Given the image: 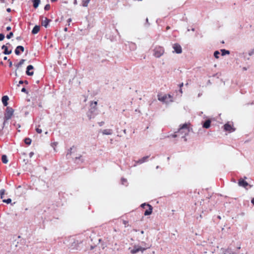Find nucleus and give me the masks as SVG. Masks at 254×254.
<instances>
[{
	"mask_svg": "<svg viewBox=\"0 0 254 254\" xmlns=\"http://www.w3.org/2000/svg\"><path fill=\"white\" fill-rule=\"evenodd\" d=\"M190 132V128L188 124L185 123L183 124L178 129L177 132L183 135L182 137L184 138L185 141H187L186 136Z\"/></svg>",
	"mask_w": 254,
	"mask_h": 254,
	"instance_id": "nucleus-1",
	"label": "nucleus"
},
{
	"mask_svg": "<svg viewBox=\"0 0 254 254\" xmlns=\"http://www.w3.org/2000/svg\"><path fill=\"white\" fill-rule=\"evenodd\" d=\"M97 102L94 101L91 102L90 104V108L89 110V112L88 113V117L90 119L93 118L94 116L97 114Z\"/></svg>",
	"mask_w": 254,
	"mask_h": 254,
	"instance_id": "nucleus-2",
	"label": "nucleus"
},
{
	"mask_svg": "<svg viewBox=\"0 0 254 254\" xmlns=\"http://www.w3.org/2000/svg\"><path fill=\"white\" fill-rule=\"evenodd\" d=\"M13 113L14 110L11 107H7L4 116V122L11 118Z\"/></svg>",
	"mask_w": 254,
	"mask_h": 254,
	"instance_id": "nucleus-3",
	"label": "nucleus"
},
{
	"mask_svg": "<svg viewBox=\"0 0 254 254\" xmlns=\"http://www.w3.org/2000/svg\"><path fill=\"white\" fill-rule=\"evenodd\" d=\"M164 53V48L162 47H156L154 49L153 55L157 58L161 57Z\"/></svg>",
	"mask_w": 254,
	"mask_h": 254,
	"instance_id": "nucleus-4",
	"label": "nucleus"
},
{
	"mask_svg": "<svg viewBox=\"0 0 254 254\" xmlns=\"http://www.w3.org/2000/svg\"><path fill=\"white\" fill-rule=\"evenodd\" d=\"M146 249L141 247V246L138 245H135L133 249L131 250L130 253L132 254H136L139 252H141L143 253L144 251H145Z\"/></svg>",
	"mask_w": 254,
	"mask_h": 254,
	"instance_id": "nucleus-5",
	"label": "nucleus"
},
{
	"mask_svg": "<svg viewBox=\"0 0 254 254\" xmlns=\"http://www.w3.org/2000/svg\"><path fill=\"white\" fill-rule=\"evenodd\" d=\"M173 48L174 50V52L177 54H181L182 52V49L180 44L178 43H175L173 45Z\"/></svg>",
	"mask_w": 254,
	"mask_h": 254,
	"instance_id": "nucleus-6",
	"label": "nucleus"
},
{
	"mask_svg": "<svg viewBox=\"0 0 254 254\" xmlns=\"http://www.w3.org/2000/svg\"><path fill=\"white\" fill-rule=\"evenodd\" d=\"M224 128L226 131L229 132H233L235 130V129L232 127L231 125L229 123H227L224 126Z\"/></svg>",
	"mask_w": 254,
	"mask_h": 254,
	"instance_id": "nucleus-7",
	"label": "nucleus"
},
{
	"mask_svg": "<svg viewBox=\"0 0 254 254\" xmlns=\"http://www.w3.org/2000/svg\"><path fill=\"white\" fill-rule=\"evenodd\" d=\"M93 61L97 63H103L105 60H100V58L99 57V56L96 54H95L94 55H93Z\"/></svg>",
	"mask_w": 254,
	"mask_h": 254,
	"instance_id": "nucleus-8",
	"label": "nucleus"
},
{
	"mask_svg": "<svg viewBox=\"0 0 254 254\" xmlns=\"http://www.w3.org/2000/svg\"><path fill=\"white\" fill-rule=\"evenodd\" d=\"M34 67L32 65H29L27 66L26 73L27 75L32 76L33 75V71H30V70L33 69Z\"/></svg>",
	"mask_w": 254,
	"mask_h": 254,
	"instance_id": "nucleus-9",
	"label": "nucleus"
},
{
	"mask_svg": "<svg viewBox=\"0 0 254 254\" xmlns=\"http://www.w3.org/2000/svg\"><path fill=\"white\" fill-rule=\"evenodd\" d=\"M42 19L44 18L43 16L42 17ZM51 21V19H48L47 17H45V19L43 20L42 21V25L44 26L45 28H47L49 26V22Z\"/></svg>",
	"mask_w": 254,
	"mask_h": 254,
	"instance_id": "nucleus-10",
	"label": "nucleus"
},
{
	"mask_svg": "<svg viewBox=\"0 0 254 254\" xmlns=\"http://www.w3.org/2000/svg\"><path fill=\"white\" fill-rule=\"evenodd\" d=\"M20 51L22 52L24 51V48L22 46H18L15 49L14 52L16 55H19L20 54Z\"/></svg>",
	"mask_w": 254,
	"mask_h": 254,
	"instance_id": "nucleus-11",
	"label": "nucleus"
},
{
	"mask_svg": "<svg viewBox=\"0 0 254 254\" xmlns=\"http://www.w3.org/2000/svg\"><path fill=\"white\" fill-rule=\"evenodd\" d=\"M147 206L148 207V209L145 210L144 213V215L145 216H147L150 215L152 212L153 207L150 204H147Z\"/></svg>",
	"mask_w": 254,
	"mask_h": 254,
	"instance_id": "nucleus-12",
	"label": "nucleus"
},
{
	"mask_svg": "<svg viewBox=\"0 0 254 254\" xmlns=\"http://www.w3.org/2000/svg\"><path fill=\"white\" fill-rule=\"evenodd\" d=\"M211 121L210 119H207L202 123V127L205 128H208L210 127Z\"/></svg>",
	"mask_w": 254,
	"mask_h": 254,
	"instance_id": "nucleus-13",
	"label": "nucleus"
},
{
	"mask_svg": "<svg viewBox=\"0 0 254 254\" xmlns=\"http://www.w3.org/2000/svg\"><path fill=\"white\" fill-rule=\"evenodd\" d=\"M1 49L4 50L3 52V54L4 55H9L11 53L12 51L11 50H8V48L6 45H2L1 47Z\"/></svg>",
	"mask_w": 254,
	"mask_h": 254,
	"instance_id": "nucleus-14",
	"label": "nucleus"
},
{
	"mask_svg": "<svg viewBox=\"0 0 254 254\" xmlns=\"http://www.w3.org/2000/svg\"><path fill=\"white\" fill-rule=\"evenodd\" d=\"M238 184L240 186L246 188L249 185V184L243 179H240L239 181Z\"/></svg>",
	"mask_w": 254,
	"mask_h": 254,
	"instance_id": "nucleus-15",
	"label": "nucleus"
},
{
	"mask_svg": "<svg viewBox=\"0 0 254 254\" xmlns=\"http://www.w3.org/2000/svg\"><path fill=\"white\" fill-rule=\"evenodd\" d=\"M9 100V98L7 95L3 96L2 97L1 101L4 106H7L8 105V100Z\"/></svg>",
	"mask_w": 254,
	"mask_h": 254,
	"instance_id": "nucleus-16",
	"label": "nucleus"
},
{
	"mask_svg": "<svg viewBox=\"0 0 254 254\" xmlns=\"http://www.w3.org/2000/svg\"><path fill=\"white\" fill-rule=\"evenodd\" d=\"M167 98V95H165L164 96H161L160 95H158V99L162 102H165L166 101V99Z\"/></svg>",
	"mask_w": 254,
	"mask_h": 254,
	"instance_id": "nucleus-17",
	"label": "nucleus"
},
{
	"mask_svg": "<svg viewBox=\"0 0 254 254\" xmlns=\"http://www.w3.org/2000/svg\"><path fill=\"white\" fill-rule=\"evenodd\" d=\"M113 133V130L111 129H105L102 131V133L105 135H110Z\"/></svg>",
	"mask_w": 254,
	"mask_h": 254,
	"instance_id": "nucleus-18",
	"label": "nucleus"
},
{
	"mask_svg": "<svg viewBox=\"0 0 254 254\" xmlns=\"http://www.w3.org/2000/svg\"><path fill=\"white\" fill-rule=\"evenodd\" d=\"M148 157H149L148 156H144V157H142V158H141L140 159H139L137 161H136V163L141 164L146 162L147 160V159Z\"/></svg>",
	"mask_w": 254,
	"mask_h": 254,
	"instance_id": "nucleus-19",
	"label": "nucleus"
},
{
	"mask_svg": "<svg viewBox=\"0 0 254 254\" xmlns=\"http://www.w3.org/2000/svg\"><path fill=\"white\" fill-rule=\"evenodd\" d=\"M40 30V26L38 25H35L32 30V33L33 34H37Z\"/></svg>",
	"mask_w": 254,
	"mask_h": 254,
	"instance_id": "nucleus-20",
	"label": "nucleus"
},
{
	"mask_svg": "<svg viewBox=\"0 0 254 254\" xmlns=\"http://www.w3.org/2000/svg\"><path fill=\"white\" fill-rule=\"evenodd\" d=\"M33 7L35 8H36L38 7V6L40 3V0H33Z\"/></svg>",
	"mask_w": 254,
	"mask_h": 254,
	"instance_id": "nucleus-21",
	"label": "nucleus"
},
{
	"mask_svg": "<svg viewBox=\"0 0 254 254\" xmlns=\"http://www.w3.org/2000/svg\"><path fill=\"white\" fill-rule=\"evenodd\" d=\"M1 160L4 164H6L8 162V159L6 155L3 154L2 155Z\"/></svg>",
	"mask_w": 254,
	"mask_h": 254,
	"instance_id": "nucleus-22",
	"label": "nucleus"
},
{
	"mask_svg": "<svg viewBox=\"0 0 254 254\" xmlns=\"http://www.w3.org/2000/svg\"><path fill=\"white\" fill-rule=\"evenodd\" d=\"M221 55L224 56L226 55L230 54V51L225 49H221Z\"/></svg>",
	"mask_w": 254,
	"mask_h": 254,
	"instance_id": "nucleus-23",
	"label": "nucleus"
},
{
	"mask_svg": "<svg viewBox=\"0 0 254 254\" xmlns=\"http://www.w3.org/2000/svg\"><path fill=\"white\" fill-rule=\"evenodd\" d=\"M25 61V60L21 59L20 61V62H19V63H18L17 64H15V66L16 67V69L18 68L19 66H21L24 64Z\"/></svg>",
	"mask_w": 254,
	"mask_h": 254,
	"instance_id": "nucleus-24",
	"label": "nucleus"
},
{
	"mask_svg": "<svg viewBox=\"0 0 254 254\" xmlns=\"http://www.w3.org/2000/svg\"><path fill=\"white\" fill-rule=\"evenodd\" d=\"M90 0H82V5L84 7H87Z\"/></svg>",
	"mask_w": 254,
	"mask_h": 254,
	"instance_id": "nucleus-25",
	"label": "nucleus"
},
{
	"mask_svg": "<svg viewBox=\"0 0 254 254\" xmlns=\"http://www.w3.org/2000/svg\"><path fill=\"white\" fill-rule=\"evenodd\" d=\"M31 139L30 138L27 137L24 139V142L27 145H30L31 143Z\"/></svg>",
	"mask_w": 254,
	"mask_h": 254,
	"instance_id": "nucleus-26",
	"label": "nucleus"
},
{
	"mask_svg": "<svg viewBox=\"0 0 254 254\" xmlns=\"http://www.w3.org/2000/svg\"><path fill=\"white\" fill-rule=\"evenodd\" d=\"M226 252L227 253V254H237V253L232 251V250L230 249H226Z\"/></svg>",
	"mask_w": 254,
	"mask_h": 254,
	"instance_id": "nucleus-27",
	"label": "nucleus"
},
{
	"mask_svg": "<svg viewBox=\"0 0 254 254\" xmlns=\"http://www.w3.org/2000/svg\"><path fill=\"white\" fill-rule=\"evenodd\" d=\"M4 193H5V190L1 189L0 190V197L1 199L3 198Z\"/></svg>",
	"mask_w": 254,
	"mask_h": 254,
	"instance_id": "nucleus-28",
	"label": "nucleus"
},
{
	"mask_svg": "<svg viewBox=\"0 0 254 254\" xmlns=\"http://www.w3.org/2000/svg\"><path fill=\"white\" fill-rule=\"evenodd\" d=\"M220 54V52L218 51H215L214 52V56L216 59L219 58V55Z\"/></svg>",
	"mask_w": 254,
	"mask_h": 254,
	"instance_id": "nucleus-29",
	"label": "nucleus"
},
{
	"mask_svg": "<svg viewBox=\"0 0 254 254\" xmlns=\"http://www.w3.org/2000/svg\"><path fill=\"white\" fill-rule=\"evenodd\" d=\"M183 85H184V83L183 82L181 83V84H180L179 85L180 88V89L179 90V93L180 94V96H182V94L183 93V91H182V89H181V88H182V87L183 86Z\"/></svg>",
	"mask_w": 254,
	"mask_h": 254,
	"instance_id": "nucleus-30",
	"label": "nucleus"
},
{
	"mask_svg": "<svg viewBox=\"0 0 254 254\" xmlns=\"http://www.w3.org/2000/svg\"><path fill=\"white\" fill-rule=\"evenodd\" d=\"M73 148H74V146L70 147V149L68 150L67 154H66V156H67L68 155H70L71 154L72 150L73 149Z\"/></svg>",
	"mask_w": 254,
	"mask_h": 254,
	"instance_id": "nucleus-31",
	"label": "nucleus"
},
{
	"mask_svg": "<svg viewBox=\"0 0 254 254\" xmlns=\"http://www.w3.org/2000/svg\"><path fill=\"white\" fill-rule=\"evenodd\" d=\"M2 202L6 203L7 204H9L11 202V199L10 198H7L6 199H3Z\"/></svg>",
	"mask_w": 254,
	"mask_h": 254,
	"instance_id": "nucleus-32",
	"label": "nucleus"
},
{
	"mask_svg": "<svg viewBox=\"0 0 254 254\" xmlns=\"http://www.w3.org/2000/svg\"><path fill=\"white\" fill-rule=\"evenodd\" d=\"M177 133H178L177 131L175 132L174 134L168 135V137H172L173 138H176L178 136V135L177 134Z\"/></svg>",
	"mask_w": 254,
	"mask_h": 254,
	"instance_id": "nucleus-33",
	"label": "nucleus"
},
{
	"mask_svg": "<svg viewBox=\"0 0 254 254\" xmlns=\"http://www.w3.org/2000/svg\"><path fill=\"white\" fill-rule=\"evenodd\" d=\"M13 35V34L12 32H10V33H9V34H8L7 35H6V38L7 39H10L11 38Z\"/></svg>",
	"mask_w": 254,
	"mask_h": 254,
	"instance_id": "nucleus-34",
	"label": "nucleus"
},
{
	"mask_svg": "<svg viewBox=\"0 0 254 254\" xmlns=\"http://www.w3.org/2000/svg\"><path fill=\"white\" fill-rule=\"evenodd\" d=\"M50 8V5L49 4H47L45 7H44V9L45 10H49Z\"/></svg>",
	"mask_w": 254,
	"mask_h": 254,
	"instance_id": "nucleus-35",
	"label": "nucleus"
},
{
	"mask_svg": "<svg viewBox=\"0 0 254 254\" xmlns=\"http://www.w3.org/2000/svg\"><path fill=\"white\" fill-rule=\"evenodd\" d=\"M121 181H122V184L123 185H125V183H126L127 182V179H126L125 178H122Z\"/></svg>",
	"mask_w": 254,
	"mask_h": 254,
	"instance_id": "nucleus-36",
	"label": "nucleus"
},
{
	"mask_svg": "<svg viewBox=\"0 0 254 254\" xmlns=\"http://www.w3.org/2000/svg\"><path fill=\"white\" fill-rule=\"evenodd\" d=\"M4 38V35L2 33H0V41H2Z\"/></svg>",
	"mask_w": 254,
	"mask_h": 254,
	"instance_id": "nucleus-37",
	"label": "nucleus"
},
{
	"mask_svg": "<svg viewBox=\"0 0 254 254\" xmlns=\"http://www.w3.org/2000/svg\"><path fill=\"white\" fill-rule=\"evenodd\" d=\"M21 92L25 93L26 94H28V91L26 90V89L24 87L22 88Z\"/></svg>",
	"mask_w": 254,
	"mask_h": 254,
	"instance_id": "nucleus-38",
	"label": "nucleus"
},
{
	"mask_svg": "<svg viewBox=\"0 0 254 254\" xmlns=\"http://www.w3.org/2000/svg\"><path fill=\"white\" fill-rule=\"evenodd\" d=\"M36 132L38 133H41L42 132V130L41 129H40L39 128H36Z\"/></svg>",
	"mask_w": 254,
	"mask_h": 254,
	"instance_id": "nucleus-39",
	"label": "nucleus"
},
{
	"mask_svg": "<svg viewBox=\"0 0 254 254\" xmlns=\"http://www.w3.org/2000/svg\"><path fill=\"white\" fill-rule=\"evenodd\" d=\"M81 157V156H79V157H75V162L76 163H78L77 160H78V159L80 160Z\"/></svg>",
	"mask_w": 254,
	"mask_h": 254,
	"instance_id": "nucleus-40",
	"label": "nucleus"
},
{
	"mask_svg": "<svg viewBox=\"0 0 254 254\" xmlns=\"http://www.w3.org/2000/svg\"><path fill=\"white\" fill-rule=\"evenodd\" d=\"M147 204H146V203H142V204L141 205V207L142 208H144L145 206H147Z\"/></svg>",
	"mask_w": 254,
	"mask_h": 254,
	"instance_id": "nucleus-41",
	"label": "nucleus"
},
{
	"mask_svg": "<svg viewBox=\"0 0 254 254\" xmlns=\"http://www.w3.org/2000/svg\"><path fill=\"white\" fill-rule=\"evenodd\" d=\"M149 23H148V19L147 18H146V23L145 24V26H148Z\"/></svg>",
	"mask_w": 254,
	"mask_h": 254,
	"instance_id": "nucleus-42",
	"label": "nucleus"
},
{
	"mask_svg": "<svg viewBox=\"0 0 254 254\" xmlns=\"http://www.w3.org/2000/svg\"><path fill=\"white\" fill-rule=\"evenodd\" d=\"M8 63H9V67H11L12 65V62L10 60H8Z\"/></svg>",
	"mask_w": 254,
	"mask_h": 254,
	"instance_id": "nucleus-43",
	"label": "nucleus"
},
{
	"mask_svg": "<svg viewBox=\"0 0 254 254\" xmlns=\"http://www.w3.org/2000/svg\"><path fill=\"white\" fill-rule=\"evenodd\" d=\"M24 83V81L22 80H20L19 81V84L17 85V86H18L19 84H22Z\"/></svg>",
	"mask_w": 254,
	"mask_h": 254,
	"instance_id": "nucleus-44",
	"label": "nucleus"
},
{
	"mask_svg": "<svg viewBox=\"0 0 254 254\" xmlns=\"http://www.w3.org/2000/svg\"><path fill=\"white\" fill-rule=\"evenodd\" d=\"M98 124H99V126L101 127V126H102L104 125V122H99Z\"/></svg>",
	"mask_w": 254,
	"mask_h": 254,
	"instance_id": "nucleus-45",
	"label": "nucleus"
},
{
	"mask_svg": "<svg viewBox=\"0 0 254 254\" xmlns=\"http://www.w3.org/2000/svg\"><path fill=\"white\" fill-rule=\"evenodd\" d=\"M67 21L68 22V25L69 26L70 25V22L71 21V19L68 18Z\"/></svg>",
	"mask_w": 254,
	"mask_h": 254,
	"instance_id": "nucleus-46",
	"label": "nucleus"
},
{
	"mask_svg": "<svg viewBox=\"0 0 254 254\" xmlns=\"http://www.w3.org/2000/svg\"><path fill=\"white\" fill-rule=\"evenodd\" d=\"M167 95V98L168 97L169 98H170V99L172 98V96L170 94H168ZM170 101H172V100L171 99Z\"/></svg>",
	"mask_w": 254,
	"mask_h": 254,
	"instance_id": "nucleus-47",
	"label": "nucleus"
},
{
	"mask_svg": "<svg viewBox=\"0 0 254 254\" xmlns=\"http://www.w3.org/2000/svg\"><path fill=\"white\" fill-rule=\"evenodd\" d=\"M11 30V27L10 26H7L6 27V30L7 31H10Z\"/></svg>",
	"mask_w": 254,
	"mask_h": 254,
	"instance_id": "nucleus-48",
	"label": "nucleus"
},
{
	"mask_svg": "<svg viewBox=\"0 0 254 254\" xmlns=\"http://www.w3.org/2000/svg\"><path fill=\"white\" fill-rule=\"evenodd\" d=\"M34 154V153L32 152H31L30 153H29V156L30 157H32V156Z\"/></svg>",
	"mask_w": 254,
	"mask_h": 254,
	"instance_id": "nucleus-49",
	"label": "nucleus"
},
{
	"mask_svg": "<svg viewBox=\"0 0 254 254\" xmlns=\"http://www.w3.org/2000/svg\"><path fill=\"white\" fill-rule=\"evenodd\" d=\"M251 202L254 205V197L252 199Z\"/></svg>",
	"mask_w": 254,
	"mask_h": 254,
	"instance_id": "nucleus-50",
	"label": "nucleus"
},
{
	"mask_svg": "<svg viewBox=\"0 0 254 254\" xmlns=\"http://www.w3.org/2000/svg\"><path fill=\"white\" fill-rule=\"evenodd\" d=\"M6 11L8 12H9L11 11V9L10 8H8L6 9Z\"/></svg>",
	"mask_w": 254,
	"mask_h": 254,
	"instance_id": "nucleus-51",
	"label": "nucleus"
},
{
	"mask_svg": "<svg viewBox=\"0 0 254 254\" xmlns=\"http://www.w3.org/2000/svg\"><path fill=\"white\" fill-rule=\"evenodd\" d=\"M24 83H25V84H28V82L27 80H24Z\"/></svg>",
	"mask_w": 254,
	"mask_h": 254,
	"instance_id": "nucleus-52",
	"label": "nucleus"
},
{
	"mask_svg": "<svg viewBox=\"0 0 254 254\" xmlns=\"http://www.w3.org/2000/svg\"><path fill=\"white\" fill-rule=\"evenodd\" d=\"M202 93H198V96H197L198 97H200L202 95Z\"/></svg>",
	"mask_w": 254,
	"mask_h": 254,
	"instance_id": "nucleus-53",
	"label": "nucleus"
},
{
	"mask_svg": "<svg viewBox=\"0 0 254 254\" xmlns=\"http://www.w3.org/2000/svg\"><path fill=\"white\" fill-rule=\"evenodd\" d=\"M223 252H224L223 254H227V253L226 252V250H223Z\"/></svg>",
	"mask_w": 254,
	"mask_h": 254,
	"instance_id": "nucleus-54",
	"label": "nucleus"
},
{
	"mask_svg": "<svg viewBox=\"0 0 254 254\" xmlns=\"http://www.w3.org/2000/svg\"><path fill=\"white\" fill-rule=\"evenodd\" d=\"M243 70H247V67H244L243 68Z\"/></svg>",
	"mask_w": 254,
	"mask_h": 254,
	"instance_id": "nucleus-55",
	"label": "nucleus"
},
{
	"mask_svg": "<svg viewBox=\"0 0 254 254\" xmlns=\"http://www.w3.org/2000/svg\"><path fill=\"white\" fill-rule=\"evenodd\" d=\"M3 60H4V61L7 60V57H4L3 58Z\"/></svg>",
	"mask_w": 254,
	"mask_h": 254,
	"instance_id": "nucleus-56",
	"label": "nucleus"
},
{
	"mask_svg": "<svg viewBox=\"0 0 254 254\" xmlns=\"http://www.w3.org/2000/svg\"><path fill=\"white\" fill-rule=\"evenodd\" d=\"M74 4H77V0H74Z\"/></svg>",
	"mask_w": 254,
	"mask_h": 254,
	"instance_id": "nucleus-57",
	"label": "nucleus"
},
{
	"mask_svg": "<svg viewBox=\"0 0 254 254\" xmlns=\"http://www.w3.org/2000/svg\"><path fill=\"white\" fill-rule=\"evenodd\" d=\"M94 248V246H91L90 247V249H91V250H93Z\"/></svg>",
	"mask_w": 254,
	"mask_h": 254,
	"instance_id": "nucleus-58",
	"label": "nucleus"
},
{
	"mask_svg": "<svg viewBox=\"0 0 254 254\" xmlns=\"http://www.w3.org/2000/svg\"><path fill=\"white\" fill-rule=\"evenodd\" d=\"M64 31H67V28L66 27H65V28H64Z\"/></svg>",
	"mask_w": 254,
	"mask_h": 254,
	"instance_id": "nucleus-59",
	"label": "nucleus"
},
{
	"mask_svg": "<svg viewBox=\"0 0 254 254\" xmlns=\"http://www.w3.org/2000/svg\"><path fill=\"white\" fill-rule=\"evenodd\" d=\"M0 2L3 3L4 2V0H0Z\"/></svg>",
	"mask_w": 254,
	"mask_h": 254,
	"instance_id": "nucleus-60",
	"label": "nucleus"
},
{
	"mask_svg": "<svg viewBox=\"0 0 254 254\" xmlns=\"http://www.w3.org/2000/svg\"><path fill=\"white\" fill-rule=\"evenodd\" d=\"M123 131H124V133H125V134L127 133L126 129H124Z\"/></svg>",
	"mask_w": 254,
	"mask_h": 254,
	"instance_id": "nucleus-61",
	"label": "nucleus"
},
{
	"mask_svg": "<svg viewBox=\"0 0 254 254\" xmlns=\"http://www.w3.org/2000/svg\"><path fill=\"white\" fill-rule=\"evenodd\" d=\"M191 30L192 31H195V29H194V28H192L191 29Z\"/></svg>",
	"mask_w": 254,
	"mask_h": 254,
	"instance_id": "nucleus-62",
	"label": "nucleus"
},
{
	"mask_svg": "<svg viewBox=\"0 0 254 254\" xmlns=\"http://www.w3.org/2000/svg\"><path fill=\"white\" fill-rule=\"evenodd\" d=\"M57 0H51V1L52 2H55V1H56Z\"/></svg>",
	"mask_w": 254,
	"mask_h": 254,
	"instance_id": "nucleus-63",
	"label": "nucleus"
},
{
	"mask_svg": "<svg viewBox=\"0 0 254 254\" xmlns=\"http://www.w3.org/2000/svg\"><path fill=\"white\" fill-rule=\"evenodd\" d=\"M170 159V157H167V160L169 161Z\"/></svg>",
	"mask_w": 254,
	"mask_h": 254,
	"instance_id": "nucleus-64",
	"label": "nucleus"
}]
</instances>
